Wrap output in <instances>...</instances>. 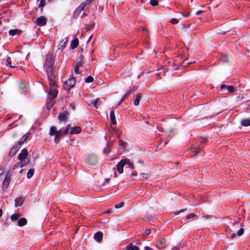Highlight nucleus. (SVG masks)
Instances as JSON below:
<instances>
[{"mask_svg": "<svg viewBox=\"0 0 250 250\" xmlns=\"http://www.w3.org/2000/svg\"><path fill=\"white\" fill-rule=\"evenodd\" d=\"M110 151V150L107 148H105L103 150L104 153H109Z\"/></svg>", "mask_w": 250, "mask_h": 250, "instance_id": "51", "label": "nucleus"}, {"mask_svg": "<svg viewBox=\"0 0 250 250\" xmlns=\"http://www.w3.org/2000/svg\"><path fill=\"white\" fill-rule=\"evenodd\" d=\"M22 146V142H19L15 146H14L10 150L9 155L10 156H14L17 153V151L20 149Z\"/></svg>", "mask_w": 250, "mask_h": 250, "instance_id": "7", "label": "nucleus"}, {"mask_svg": "<svg viewBox=\"0 0 250 250\" xmlns=\"http://www.w3.org/2000/svg\"><path fill=\"white\" fill-rule=\"evenodd\" d=\"M123 102V101H122V99H121L120 102L118 103V105H120Z\"/></svg>", "mask_w": 250, "mask_h": 250, "instance_id": "61", "label": "nucleus"}, {"mask_svg": "<svg viewBox=\"0 0 250 250\" xmlns=\"http://www.w3.org/2000/svg\"><path fill=\"white\" fill-rule=\"evenodd\" d=\"M185 17H187L189 16V14H186L185 15H184Z\"/></svg>", "mask_w": 250, "mask_h": 250, "instance_id": "63", "label": "nucleus"}, {"mask_svg": "<svg viewBox=\"0 0 250 250\" xmlns=\"http://www.w3.org/2000/svg\"><path fill=\"white\" fill-rule=\"evenodd\" d=\"M94 81V78L91 76H89L88 77H87V78L85 80V83H91L92 82H93Z\"/></svg>", "mask_w": 250, "mask_h": 250, "instance_id": "37", "label": "nucleus"}, {"mask_svg": "<svg viewBox=\"0 0 250 250\" xmlns=\"http://www.w3.org/2000/svg\"><path fill=\"white\" fill-rule=\"evenodd\" d=\"M30 134L29 132L26 133L25 135H24L21 139V140L20 142H22V145L24 143V142L26 140L27 138L29 137Z\"/></svg>", "mask_w": 250, "mask_h": 250, "instance_id": "30", "label": "nucleus"}, {"mask_svg": "<svg viewBox=\"0 0 250 250\" xmlns=\"http://www.w3.org/2000/svg\"><path fill=\"white\" fill-rule=\"evenodd\" d=\"M10 177H11V175L9 172L7 173L6 174V175L4 178V181L3 182V184H2V189L3 190L5 191L8 188V187L9 185L10 182V180H11Z\"/></svg>", "mask_w": 250, "mask_h": 250, "instance_id": "8", "label": "nucleus"}, {"mask_svg": "<svg viewBox=\"0 0 250 250\" xmlns=\"http://www.w3.org/2000/svg\"><path fill=\"white\" fill-rule=\"evenodd\" d=\"M178 20L177 19H175V18H173L170 21V22L172 23V24H176V23H177L178 22Z\"/></svg>", "mask_w": 250, "mask_h": 250, "instance_id": "46", "label": "nucleus"}, {"mask_svg": "<svg viewBox=\"0 0 250 250\" xmlns=\"http://www.w3.org/2000/svg\"><path fill=\"white\" fill-rule=\"evenodd\" d=\"M39 1V7H43L45 4V0H38Z\"/></svg>", "mask_w": 250, "mask_h": 250, "instance_id": "35", "label": "nucleus"}, {"mask_svg": "<svg viewBox=\"0 0 250 250\" xmlns=\"http://www.w3.org/2000/svg\"><path fill=\"white\" fill-rule=\"evenodd\" d=\"M67 114V113H61L59 115V119L61 121H66Z\"/></svg>", "mask_w": 250, "mask_h": 250, "instance_id": "24", "label": "nucleus"}, {"mask_svg": "<svg viewBox=\"0 0 250 250\" xmlns=\"http://www.w3.org/2000/svg\"><path fill=\"white\" fill-rule=\"evenodd\" d=\"M60 130L62 131V132L63 135H65V134H67L69 131L68 127H66L65 128H62L60 129Z\"/></svg>", "mask_w": 250, "mask_h": 250, "instance_id": "39", "label": "nucleus"}, {"mask_svg": "<svg viewBox=\"0 0 250 250\" xmlns=\"http://www.w3.org/2000/svg\"><path fill=\"white\" fill-rule=\"evenodd\" d=\"M151 229H146L145 231V232L146 234L149 235L151 233Z\"/></svg>", "mask_w": 250, "mask_h": 250, "instance_id": "50", "label": "nucleus"}, {"mask_svg": "<svg viewBox=\"0 0 250 250\" xmlns=\"http://www.w3.org/2000/svg\"><path fill=\"white\" fill-rule=\"evenodd\" d=\"M76 80L74 77H71L66 81L63 84V87L67 90H69L75 85Z\"/></svg>", "mask_w": 250, "mask_h": 250, "instance_id": "5", "label": "nucleus"}, {"mask_svg": "<svg viewBox=\"0 0 250 250\" xmlns=\"http://www.w3.org/2000/svg\"><path fill=\"white\" fill-rule=\"evenodd\" d=\"M150 4L153 6H155L158 5V1L156 0H150Z\"/></svg>", "mask_w": 250, "mask_h": 250, "instance_id": "36", "label": "nucleus"}, {"mask_svg": "<svg viewBox=\"0 0 250 250\" xmlns=\"http://www.w3.org/2000/svg\"><path fill=\"white\" fill-rule=\"evenodd\" d=\"M6 65L9 66L11 68H15L16 67V63H12L11 59L10 57H8L6 59Z\"/></svg>", "mask_w": 250, "mask_h": 250, "instance_id": "23", "label": "nucleus"}, {"mask_svg": "<svg viewBox=\"0 0 250 250\" xmlns=\"http://www.w3.org/2000/svg\"><path fill=\"white\" fill-rule=\"evenodd\" d=\"M79 44V40L78 39H75L72 41L71 43V46L72 49H74L77 47Z\"/></svg>", "mask_w": 250, "mask_h": 250, "instance_id": "25", "label": "nucleus"}, {"mask_svg": "<svg viewBox=\"0 0 250 250\" xmlns=\"http://www.w3.org/2000/svg\"><path fill=\"white\" fill-rule=\"evenodd\" d=\"M131 94V93L130 92V91L128 90L127 92L125 95H124V96L122 97V101H124Z\"/></svg>", "mask_w": 250, "mask_h": 250, "instance_id": "34", "label": "nucleus"}, {"mask_svg": "<svg viewBox=\"0 0 250 250\" xmlns=\"http://www.w3.org/2000/svg\"><path fill=\"white\" fill-rule=\"evenodd\" d=\"M104 180H105V181L106 183H108V182H109V179H108V178H105Z\"/></svg>", "mask_w": 250, "mask_h": 250, "instance_id": "59", "label": "nucleus"}, {"mask_svg": "<svg viewBox=\"0 0 250 250\" xmlns=\"http://www.w3.org/2000/svg\"><path fill=\"white\" fill-rule=\"evenodd\" d=\"M79 67H77L76 66H74V72L75 74L81 75L82 73L79 70Z\"/></svg>", "mask_w": 250, "mask_h": 250, "instance_id": "41", "label": "nucleus"}, {"mask_svg": "<svg viewBox=\"0 0 250 250\" xmlns=\"http://www.w3.org/2000/svg\"><path fill=\"white\" fill-rule=\"evenodd\" d=\"M196 216V215L194 213H191V214H189L187 216H186V218L187 219H190V218H194L195 216Z\"/></svg>", "mask_w": 250, "mask_h": 250, "instance_id": "45", "label": "nucleus"}, {"mask_svg": "<svg viewBox=\"0 0 250 250\" xmlns=\"http://www.w3.org/2000/svg\"><path fill=\"white\" fill-rule=\"evenodd\" d=\"M3 172H4V169L2 168H1L0 169V176L2 174Z\"/></svg>", "mask_w": 250, "mask_h": 250, "instance_id": "53", "label": "nucleus"}, {"mask_svg": "<svg viewBox=\"0 0 250 250\" xmlns=\"http://www.w3.org/2000/svg\"><path fill=\"white\" fill-rule=\"evenodd\" d=\"M142 97V94L139 93L136 96V98L134 100L133 104L135 106H137L139 104L140 101Z\"/></svg>", "mask_w": 250, "mask_h": 250, "instance_id": "21", "label": "nucleus"}, {"mask_svg": "<svg viewBox=\"0 0 250 250\" xmlns=\"http://www.w3.org/2000/svg\"><path fill=\"white\" fill-rule=\"evenodd\" d=\"M125 159H122L120 161V162L117 165V170L118 172L121 174L123 172V168L125 164Z\"/></svg>", "mask_w": 250, "mask_h": 250, "instance_id": "10", "label": "nucleus"}, {"mask_svg": "<svg viewBox=\"0 0 250 250\" xmlns=\"http://www.w3.org/2000/svg\"><path fill=\"white\" fill-rule=\"evenodd\" d=\"M28 151L25 148L23 149L21 152L18 155V159L21 163L22 166L27 165L29 162V159L27 157L28 155Z\"/></svg>", "mask_w": 250, "mask_h": 250, "instance_id": "4", "label": "nucleus"}, {"mask_svg": "<svg viewBox=\"0 0 250 250\" xmlns=\"http://www.w3.org/2000/svg\"><path fill=\"white\" fill-rule=\"evenodd\" d=\"M34 173V169H30L27 173V177L28 179H30L32 177Z\"/></svg>", "mask_w": 250, "mask_h": 250, "instance_id": "28", "label": "nucleus"}, {"mask_svg": "<svg viewBox=\"0 0 250 250\" xmlns=\"http://www.w3.org/2000/svg\"><path fill=\"white\" fill-rule=\"evenodd\" d=\"M58 94V90L56 89V88H50V90L49 92V97L52 99H55Z\"/></svg>", "mask_w": 250, "mask_h": 250, "instance_id": "13", "label": "nucleus"}, {"mask_svg": "<svg viewBox=\"0 0 250 250\" xmlns=\"http://www.w3.org/2000/svg\"><path fill=\"white\" fill-rule=\"evenodd\" d=\"M87 162L90 165H96L98 163L97 157L94 154L89 155L87 157Z\"/></svg>", "mask_w": 250, "mask_h": 250, "instance_id": "6", "label": "nucleus"}, {"mask_svg": "<svg viewBox=\"0 0 250 250\" xmlns=\"http://www.w3.org/2000/svg\"><path fill=\"white\" fill-rule=\"evenodd\" d=\"M83 63L82 62V61H79L75 65V66L77 67H80L83 66Z\"/></svg>", "mask_w": 250, "mask_h": 250, "instance_id": "43", "label": "nucleus"}, {"mask_svg": "<svg viewBox=\"0 0 250 250\" xmlns=\"http://www.w3.org/2000/svg\"><path fill=\"white\" fill-rule=\"evenodd\" d=\"M110 118L111 119L112 124L115 125L116 124V121L115 119V116L114 111L112 110L110 111Z\"/></svg>", "mask_w": 250, "mask_h": 250, "instance_id": "22", "label": "nucleus"}, {"mask_svg": "<svg viewBox=\"0 0 250 250\" xmlns=\"http://www.w3.org/2000/svg\"><path fill=\"white\" fill-rule=\"evenodd\" d=\"M68 41V38L66 37L64 39L62 40L59 44L58 46V49H63L65 46L66 43Z\"/></svg>", "mask_w": 250, "mask_h": 250, "instance_id": "16", "label": "nucleus"}, {"mask_svg": "<svg viewBox=\"0 0 250 250\" xmlns=\"http://www.w3.org/2000/svg\"><path fill=\"white\" fill-rule=\"evenodd\" d=\"M21 164V163L20 162H19L18 163H17V164H16L14 166L13 169H15L18 168H21V167H23L24 166H22Z\"/></svg>", "mask_w": 250, "mask_h": 250, "instance_id": "38", "label": "nucleus"}, {"mask_svg": "<svg viewBox=\"0 0 250 250\" xmlns=\"http://www.w3.org/2000/svg\"><path fill=\"white\" fill-rule=\"evenodd\" d=\"M27 224V220L25 218H20L17 222V225L19 227H23Z\"/></svg>", "mask_w": 250, "mask_h": 250, "instance_id": "17", "label": "nucleus"}, {"mask_svg": "<svg viewBox=\"0 0 250 250\" xmlns=\"http://www.w3.org/2000/svg\"><path fill=\"white\" fill-rule=\"evenodd\" d=\"M244 233V229L243 228H241L237 232V234L238 236L242 235Z\"/></svg>", "mask_w": 250, "mask_h": 250, "instance_id": "44", "label": "nucleus"}, {"mask_svg": "<svg viewBox=\"0 0 250 250\" xmlns=\"http://www.w3.org/2000/svg\"><path fill=\"white\" fill-rule=\"evenodd\" d=\"M25 198L23 196H21L15 200V207H21L23 203Z\"/></svg>", "mask_w": 250, "mask_h": 250, "instance_id": "11", "label": "nucleus"}, {"mask_svg": "<svg viewBox=\"0 0 250 250\" xmlns=\"http://www.w3.org/2000/svg\"><path fill=\"white\" fill-rule=\"evenodd\" d=\"M54 103V99L49 97L46 102L47 108H51L53 106Z\"/></svg>", "mask_w": 250, "mask_h": 250, "instance_id": "19", "label": "nucleus"}, {"mask_svg": "<svg viewBox=\"0 0 250 250\" xmlns=\"http://www.w3.org/2000/svg\"><path fill=\"white\" fill-rule=\"evenodd\" d=\"M157 247L159 249H165L167 247V240L165 238H162L157 243Z\"/></svg>", "mask_w": 250, "mask_h": 250, "instance_id": "12", "label": "nucleus"}, {"mask_svg": "<svg viewBox=\"0 0 250 250\" xmlns=\"http://www.w3.org/2000/svg\"><path fill=\"white\" fill-rule=\"evenodd\" d=\"M100 104L101 102L99 99H96L92 102V104L96 108H98V104Z\"/></svg>", "mask_w": 250, "mask_h": 250, "instance_id": "32", "label": "nucleus"}, {"mask_svg": "<svg viewBox=\"0 0 250 250\" xmlns=\"http://www.w3.org/2000/svg\"><path fill=\"white\" fill-rule=\"evenodd\" d=\"M49 135L50 136H55L54 142L56 144L59 143L61 138L63 135L62 130L60 129L57 130V128L54 126H51L49 131Z\"/></svg>", "mask_w": 250, "mask_h": 250, "instance_id": "3", "label": "nucleus"}, {"mask_svg": "<svg viewBox=\"0 0 250 250\" xmlns=\"http://www.w3.org/2000/svg\"><path fill=\"white\" fill-rule=\"evenodd\" d=\"M2 211L1 209H0V217L2 216Z\"/></svg>", "mask_w": 250, "mask_h": 250, "instance_id": "60", "label": "nucleus"}, {"mask_svg": "<svg viewBox=\"0 0 250 250\" xmlns=\"http://www.w3.org/2000/svg\"><path fill=\"white\" fill-rule=\"evenodd\" d=\"M94 239L98 242H100L103 239V233L101 231L96 232L94 235Z\"/></svg>", "mask_w": 250, "mask_h": 250, "instance_id": "14", "label": "nucleus"}, {"mask_svg": "<svg viewBox=\"0 0 250 250\" xmlns=\"http://www.w3.org/2000/svg\"><path fill=\"white\" fill-rule=\"evenodd\" d=\"M126 142L121 140H119V145L120 146H122V147H125V146H126Z\"/></svg>", "mask_w": 250, "mask_h": 250, "instance_id": "42", "label": "nucleus"}, {"mask_svg": "<svg viewBox=\"0 0 250 250\" xmlns=\"http://www.w3.org/2000/svg\"><path fill=\"white\" fill-rule=\"evenodd\" d=\"M222 61L225 62H228V56L227 55H224L222 57Z\"/></svg>", "mask_w": 250, "mask_h": 250, "instance_id": "47", "label": "nucleus"}, {"mask_svg": "<svg viewBox=\"0 0 250 250\" xmlns=\"http://www.w3.org/2000/svg\"><path fill=\"white\" fill-rule=\"evenodd\" d=\"M21 33V31L18 29H12L9 31V34L12 36L18 35Z\"/></svg>", "mask_w": 250, "mask_h": 250, "instance_id": "20", "label": "nucleus"}, {"mask_svg": "<svg viewBox=\"0 0 250 250\" xmlns=\"http://www.w3.org/2000/svg\"><path fill=\"white\" fill-rule=\"evenodd\" d=\"M145 250H153V249H151V248H149V247H148V246H146V247H145Z\"/></svg>", "mask_w": 250, "mask_h": 250, "instance_id": "52", "label": "nucleus"}, {"mask_svg": "<svg viewBox=\"0 0 250 250\" xmlns=\"http://www.w3.org/2000/svg\"><path fill=\"white\" fill-rule=\"evenodd\" d=\"M179 248L178 247H174L172 248L171 250H179Z\"/></svg>", "mask_w": 250, "mask_h": 250, "instance_id": "55", "label": "nucleus"}, {"mask_svg": "<svg viewBox=\"0 0 250 250\" xmlns=\"http://www.w3.org/2000/svg\"><path fill=\"white\" fill-rule=\"evenodd\" d=\"M206 142V140H203L201 142V144L198 147V150H195L194 151V152H195V155H198L199 153H200L201 152V149H202V147H203L202 146H201V144L203 143H204V142Z\"/></svg>", "mask_w": 250, "mask_h": 250, "instance_id": "26", "label": "nucleus"}, {"mask_svg": "<svg viewBox=\"0 0 250 250\" xmlns=\"http://www.w3.org/2000/svg\"><path fill=\"white\" fill-rule=\"evenodd\" d=\"M125 159L126 161L125 162V164L128 165L129 167L133 169L134 168L133 164L132 163L130 162V161H129V159Z\"/></svg>", "mask_w": 250, "mask_h": 250, "instance_id": "29", "label": "nucleus"}, {"mask_svg": "<svg viewBox=\"0 0 250 250\" xmlns=\"http://www.w3.org/2000/svg\"><path fill=\"white\" fill-rule=\"evenodd\" d=\"M54 62L52 54H48L46 55L44 66L47 73L48 80L49 81L50 88L56 87L55 83V76L53 73V65Z\"/></svg>", "mask_w": 250, "mask_h": 250, "instance_id": "1", "label": "nucleus"}, {"mask_svg": "<svg viewBox=\"0 0 250 250\" xmlns=\"http://www.w3.org/2000/svg\"><path fill=\"white\" fill-rule=\"evenodd\" d=\"M124 203L123 202H121L120 203L115 205V208H122L124 206Z\"/></svg>", "mask_w": 250, "mask_h": 250, "instance_id": "40", "label": "nucleus"}, {"mask_svg": "<svg viewBox=\"0 0 250 250\" xmlns=\"http://www.w3.org/2000/svg\"><path fill=\"white\" fill-rule=\"evenodd\" d=\"M92 38H93V35H91L89 37V39H88V41H87V42H90V41L92 39Z\"/></svg>", "mask_w": 250, "mask_h": 250, "instance_id": "57", "label": "nucleus"}, {"mask_svg": "<svg viewBox=\"0 0 250 250\" xmlns=\"http://www.w3.org/2000/svg\"><path fill=\"white\" fill-rule=\"evenodd\" d=\"M138 88V86L137 85L134 86L132 88L129 90V91L132 93L135 91Z\"/></svg>", "mask_w": 250, "mask_h": 250, "instance_id": "48", "label": "nucleus"}, {"mask_svg": "<svg viewBox=\"0 0 250 250\" xmlns=\"http://www.w3.org/2000/svg\"><path fill=\"white\" fill-rule=\"evenodd\" d=\"M224 88H227V85L224 84L221 85L220 86V89H223Z\"/></svg>", "mask_w": 250, "mask_h": 250, "instance_id": "54", "label": "nucleus"}, {"mask_svg": "<svg viewBox=\"0 0 250 250\" xmlns=\"http://www.w3.org/2000/svg\"><path fill=\"white\" fill-rule=\"evenodd\" d=\"M187 210V209H186V208H185V209H181V210H179V211H175V213H174V214H175V215H178V214H179L180 212H184L185 210Z\"/></svg>", "mask_w": 250, "mask_h": 250, "instance_id": "49", "label": "nucleus"}, {"mask_svg": "<svg viewBox=\"0 0 250 250\" xmlns=\"http://www.w3.org/2000/svg\"><path fill=\"white\" fill-rule=\"evenodd\" d=\"M20 217V215L17 213H14L11 216V219L12 221L17 220Z\"/></svg>", "mask_w": 250, "mask_h": 250, "instance_id": "31", "label": "nucleus"}, {"mask_svg": "<svg viewBox=\"0 0 250 250\" xmlns=\"http://www.w3.org/2000/svg\"><path fill=\"white\" fill-rule=\"evenodd\" d=\"M125 250H139V248L132 243H130L125 247Z\"/></svg>", "mask_w": 250, "mask_h": 250, "instance_id": "18", "label": "nucleus"}, {"mask_svg": "<svg viewBox=\"0 0 250 250\" xmlns=\"http://www.w3.org/2000/svg\"><path fill=\"white\" fill-rule=\"evenodd\" d=\"M131 175H134V176H136V175H137V173H135V172H133V173H132L131 174Z\"/></svg>", "mask_w": 250, "mask_h": 250, "instance_id": "62", "label": "nucleus"}, {"mask_svg": "<svg viewBox=\"0 0 250 250\" xmlns=\"http://www.w3.org/2000/svg\"><path fill=\"white\" fill-rule=\"evenodd\" d=\"M227 89L229 93H233L235 91L234 88L233 86L229 85L227 86Z\"/></svg>", "mask_w": 250, "mask_h": 250, "instance_id": "33", "label": "nucleus"}, {"mask_svg": "<svg viewBox=\"0 0 250 250\" xmlns=\"http://www.w3.org/2000/svg\"><path fill=\"white\" fill-rule=\"evenodd\" d=\"M140 243H141L140 241V240H138L136 244H139Z\"/></svg>", "mask_w": 250, "mask_h": 250, "instance_id": "64", "label": "nucleus"}, {"mask_svg": "<svg viewBox=\"0 0 250 250\" xmlns=\"http://www.w3.org/2000/svg\"><path fill=\"white\" fill-rule=\"evenodd\" d=\"M235 236V233H232L231 235H230V237L231 238H233L234 236Z\"/></svg>", "mask_w": 250, "mask_h": 250, "instance_id": "58", "label": "nucleus"}, {"mask_svg": "<svg viewBox=\"0 0 250 250\" xmlns=\"http://www.w3.org/2000/svg\"><path fill=\"white\" fill-rule=\"evenodd\" d=\"M47 19L43 16L38 18L36 21V23L37 25L42 26L45 25L47 23Z\"/></svg>", "mask_w": 250, "mask_h": 250, "instance_id": "9", "label": "nucleus"}, {"mask_svg": "<svg viewBox=\"0 0 250 250\" xmlns=\"http://www.w3.org/2000/svg\"><path fill=\"white\" fill-rule=\"evenodd\" d=\"M92 0H86L82 2L80 6L75 10L73 13V18L75 19H77L80 16L81 18H83L86 15L85 8L87 6L90 5Z\"/></svg>", "mask_w": 250, "mask_h": 250, "instance_id": "2", "label": "nucleus"}, {"mask_svg": "<svg viewBox=\"0 0 250 250\" xmlns=\"http://www.w3.org/2000/svg\"><path fill=\"white\" fill-rule=\"evenodd\" d=\"M202 12H203V11L199 10V11H198L196 12V14L197 15H199V14H201Z\"/></svg>", "mask_w": 250, "mask_h": 250, "instance_id": "56", "label": "nucleus"}, {"mask_svg": "<svg viewBox=\"0 0 250 250\" xmlns=\"http://www.w3.org/2000/svg\"><path fill=\"white\" fill-rule=\"evenodd\" d=\"M82 130V129L80 127L76 126L73 127L71 128L70 131V133L71 134H77L80 133Z\"/></svg>", "mask_w": 250, "mask_h": 250, "instance_id": "15", "label": "nucleus"}, {"mask_svg": "<svg viewBox=\"0 0 250 250\" xmlns=\"http://www.w3.org/2000/svg\"><path fill=\"white\" fill-rule=\"evenodd\" d=\"M241 125L244 126H248L250 125V120L245 119L241 121Z\"/></svg>", "mask_w": 250, "mask_h": 250, "instance_id": "27", "label": "nucleus"}]
</instances>
